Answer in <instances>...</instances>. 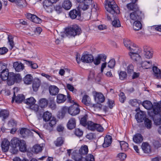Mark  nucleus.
Here are the masks:
<instances>
[{
	"label": "nucleus",
	"mask_w": 161,
	"mask_h": 161,
	"mask_svg": "<svg viewBox=\"0 0 161 161\" xmlns=\"http://www.w3.org/2000/svg\"><path fill=\"white\" fill-rule=\"evenodd\" d=\"M105 6L106 10L112 14L120 12L119 7L114 0H105Z\"/></svg>",
	"instance_id": "nucleus-1"
},
{
	"label": "nucleus",
	"mask_w": 161,
	"mask_h": 161,
	"mask_svg": "<svg viewBox=\"0 0 161 161\" xmlns=\"http://www.w3.org/2000/svg\"><path fill=\"white\" fill-rule=\"evenodd\" d=\"M21 141L16 137H14L11 140V148L9 149V151L11 153L15 154L17 153Z\"/></svg>",
	"instance_id": "nucleus-2"
},
{
	"label": "nucleus",
	"mask_w": 161,
	"mask_h": 161,
	"mask_svg": "<svg viewBox=\"0 0 161 161\" xmlns=\"http://www.w3.org/2000/svg\"><path fill=\"white\" fill-rule=\"evenodd\" d=\"M128 18L130 23L141 20L142 19L141 11L138 9L130 12L129 13Z\"/></svg>",
	"instance_id": "nucleus-3"
},
{
	"label": "nucleus",
	"mask_w": 161,
	"mask_h": 161,
	"mask_svg": "<svg viewBox=\"0 0 161 161\" xmlns=\"http://www.w3.org/2000/svg\"><path fill=\"white\" fill-rule=\"evenodd\" d=\"M80 29L77 25H73L71 27L66 29V33L67 36H74L80 34Z\"/></svg>",
	"instance_id": "nucleus-4"
},
{
	"label": "nucleus",
	"mask_w": 161,
	"mask_h": 161,
	"mask_svg": "<svg viewBox=\"0 0 161 161\" xmlns=\"http://www.w3.org/2000/svg\"><path fill=\"white\" fill-rule=\"evenodd\" d=\"M80 56L77 54L76 56V60L77 63L79 64L80 61L85 63H89L92 62L93 59V56L90 54H83L81 59Z\"/></svg>",
	"instance_id": "nucleus-5"
},
{
	"label": "nucleus",
	"mask_w": 161,
	"mask_h": 161,
	"mask_svg": "<svg viewBox=\"0 0 161 161\" xmlns=\"http://www.w3.org/2000/svg\"><path fill=\"white\" fill-rule=\"evenodd\" d=\"M87 128L88 130L94 131L97 130L99 132H102L103 129L102 127L99 124L95 123L91 121L87 122Z\"/></svg>",
	"instance_id": "nucleus-6"
},
{
	"label": "nucleus",
	"mask_w": 161,
	"mask_h": 161,
	"mask_svg": "<svg viewBox=\"0 0 161 161\" xmlns=\"http://www.w3.org/2000/svg\"><path fill=\"white\" fill-rule=\"evenodd\" d=\"M80 109L79 106L75 103L69 107V113L72 116H75L80 112Z\"/></svg>",
	"instance_id": "nucleus-7"
},
{
	"label": "nucleus",
	"mask_w": 161,
	"mask_h": 161,
	"mask_svg": "<svg viewBox=\"0 0 161 161\" xmlns=\"http://www.w3.org/2000/svg\"><path fill=\"white\" fill-rule=\"evenodd\" d=\"M156 104H158L159 105V109L161 108V101L159 103H154L153 105L150 101L148 100H146L143 102L142 103V105L146 109L150 110L153 108V107Z\"/></svg>",
	"instance_id": "nucleus-8"
},
{
	"label": "nucleus",
	"mask_w": 161,
	"mask_h": 161,
	"mask_svg": "<svg viewBox=\"0 0 161 161\" xmlns=\"http://www.w3.org/2000/svg\"><path fill=\"white\" fill-rule=\"evenodd\" d=\"M10 145V143L8 139H4L2 141L1 146L2 150L4 152H6L9 151V149Z\"/></svg>",
	"instance_id": "nucleus-9"
},
{
	"label": "nucleus",
	"mask_w": 161,
	"mask_h": 161,
	"mask_svg": "<svg viewBox=\"0 0 161 161\" xmlns=\"http://www.w3.org/2000/svg\"><path fill=\"white\" fill-rule=\"evenodd\" d=\"M106 56L103 54H101L98 55L97 57L93 58L92 62L94 64L97 65L100 64L101 61L104 62L106 60Z\"/></svg>",
	"instance_id": "nucleus-10"
},
{
	"label": "nucleus",
	"mask_w": 161,
	"mask_h": 161,
	"mask_svg": "<svg viewBox=\"0 0 161 161\" xmlns=\"http://www.w3.org/2000/svg\"><path fill=\"white\" fill-rule=\"evenodd\" d=\"M144 54L146 58L148 59L152 57L153 52L150 48L147 46H145L143 49Z\"/></svg>",
	"instance_id": "nucleus-11"
},
{
	"label": "nucleus",
	"mask_w": 161,
	"mask_h": 161,
	"mask_svg": "<svg viewBox=\"0 0 161 161\" xmlns=\"http://www.w3.org/2000/svg\"><path fill=\"white\" fill-rule=\"evenodd\" d=\"M13 66L15 70L17 72H20L24 68V64L20 61H16L13 63Z\"/></svg>",
	"instance_id": "nucleus-12"
},
{
	"label": "nucleus",
	"mask_w": 161,
	"mask_h": 161,
	"mask_svg": "<svg viewBox=\"0 0 161 161\" xmlns=\"http://www.w3.org/2000/svg\"><path fill=\"white\" fill-rule=\"evenodd\" d=\"M80 15L81 14L80 12L76 9H73L70 11L69 14L70 17L72 19L76 18L77 19H79L80 18Z\"/></svg>",
	"instance_id": "nucleus-13"
},
{
	"label": "nucleus",
	"mask_w": 161,
	"mask_h": 161,
	"mask_svg": "<svg viewBox=\"0 0 161 161\" xmlns=\"http://www.w3.org/2000/svg\"><path fill=\"white\" fill-rule=\"evenodd\" d=\"M129 49L130 51V55L135 53H140L141 51V49L138 47H136L134 43L132 44L131 46L130 47Z\"/></svg>",
	"instance_id": "nucleus-14"
},
{
	"label": "nucleus",
	"mask_w": 161,
	"mask_h": 161,
	"mask_svg": "<svg viewBox=\"0 0 161 161\" xmlns=\"http://www.w3.org/2000/svg\"><path fill=\"white\" fill-rule=\"evenodd\" d=\"M76 153V151H74L72 157V158L75 161H87L86 158H84L82 156Z\"/></svg>",
	"instance_id": "nucleus-15"
},
{
	"label": "nucleus",
	"mask_w": 161,
	"mask_h": 161,
	"mask_svg": "<svg viewBox=\"0 0 161 161\" xmlns=\"http://www.w3.org/2000/svg\"><path fill=\"white\" fill-rule=\"evenodd\" d=\"M112 137L109 135H107L104 139V142L103 144L104 147H109L112 142Z\"/></svg>",
	"instance_id": "nucleus-16"
},
{
	"label": "nucleus",
	"mask_w": 161,
	"mask_h": 161,
	"mask_svg": "<svg viewBox=\"0 0 161 161\" xmlns=\"http://www.w3.org/2000/svg\"><path fill=\"white\" fill-rule=\"evenodd\" d=\"M144 69H148L151 68L152 67V62L151 61H143L140 62L139 64Z\"/></svg>",
	"instance_id": "nucleus-17"
},
{
	"label": "nucleus",
	"mask_w": 161,
	"mask_h": 161,
	"mask_svg": "<svg viewBox=\"0 0 161 161\" xmlns=\"http://www.w3.org/2000/svg\"><path fill=\"white\" fill-rule=\"evenodd\" d=\"M0 73L1 74L0 77L2 80H10L11 79V75H10V74L9 75L8 70Z\"/></svg>",
	"instance_id": "nucleus-18"
},
{
	"label": "nucleus",
	"mask_w": 161,
	"mask_h": 161,
	"mask_svg": "<svg viewBox=\"0 0 161 161\" xmlns=\"http://www.w3.org/2000/svg\"><path fill=\"white\" fill-rule=\"evenodd\" d=\"M139 53H135L130 55L131 58L138 64L142 61V58L139 54Z\"/></svg>",
	"instance_id": "nucleus-19"
},
{
	"label": "nucleus",
	"mask_w": 161,
	"mask_h": 161,
	"mask_svg": "<svg viewBox=\"0 0 161 161\" xmlns=\"http://www.w3.org/2000/svg\"><path fill=\"white\" fill-rule=\"evenodd\" d=\"M95 101L98 103H103L104 101V97L101 93H96L95 97Z\"/></svg>",
	"instance_id": "nucleus-20"
},
{
	"label": "nucleus",
	"mask_w": 161,
	"mask_h": 161,
	"mask_svg": "<svg viewBox=\"0 0 161 161\" xmlns=\"http://www.w3.org/2000/svg\"><path fill=\"white\" fill-rule=\"evenodd\" d=\"M76 125V120L75 118H72L69 120L67 124L68 128L70 130L74 128Z\"/></svg>",
	"instance_id": "nucleus-21"
},
{
	"label": "nucleus",
	"mask_w": 161,
	"mask_h": 161,
	"mask_svg": "<svg viewBox=\"0 0 161 161\" xmlns=\"http://www.w3.org/2000/svg\"><path fill=\"white\" fill-rule=\"evenodd\" d=\"M41 80L38 78H35L32 84V88L33 90L36 91L40 86Z\"/></svg>",
	"instance_id": "nucleus-22"
},
{
	"label": "nucleus",
	"mask_w": 161,
	"mask_h": 161,
	"mask_svg": "<svg viewBox=\"0 0 161 161\" xmlns=\"http://www.w3.org/2000/svg\"><path fill=\"white\" fill-rule=\"evenodd\" d=\"M88 152V149L87 146L85 145L82 146L79 150V154L82 155H86Z\"/></svg>",
	"instance_id": "nucleus-23"
},
{
	"label": "nucleus",
	"mask_w": 161,
	"mask_h": 161,
	"mask_svg": "<svg viewBox=\"0 0 161 161\" xmlns=\"http://www.w3.org/2000/svg\"><path fill=\"white\" fill-rule=\"evenodd\" d=\"M133 140L135 143L139 144L142 142L143 138L142 136L140 134L137 133L133 136Z\"/></svg>",
	"instance_id": "nucleus-24"
},
{
	"label": "nucleus",
	"mask_w": 161,
	"mask_h": 161,
	"mask_svg": "<svg viewBox=\"0 0 161 161\" xmlns=\"http://www.w3.org/2000/svg\"><path fill=\"white\" fill-rule=\"evenodd\" d=\"M49 91L51 95H56L59 92L58 88L55 86H51L49 87Z\"/></svg>",
	"instance_id": "nucleus-25"
},
{
	"label": "nucleus",
	"mask_w": 161,
	"mask_h": 161,
	"mask_svg": "<svg viewBox=\"0 0 161 161\" xmlns=\"http://www.w3.org/2000/svg\"><path fill=\"white\" fill-rule=\"evenodd\" d=\"M142 148L145 153H149L151 151V147L147 143H143L142 145Z\"/></svg>",
	"instance_id": "nucleus-26"
},
{
	"label": "nucleus",
	"mask_w": 161,
	"mask_h": 161,
	"mask_svg": "<svg viewBox=\"0 0 161 161\" xmlns=\"http://www.w3.org/2000/svg\"><path fill=\"white\" fill-rule=\"evenodd\" d=\"M83 1H85V2L81 4L80 7L83 10H85L89 7V5L92 3V0H84Z\"/></svg>",
	"instance_id": "nucleus-27"
},
{
	"label": "nucleus",
	"mask_w": 161,
	"mask_h": 161,
	"mask_svg": "<svg viewBox=\"0 0 161 161\" xmlns=\"http://www.w3.org/2000/svg\"><path fill=\"white\" fill-rule=\"evenodd\" d=\"M82 102L84 104L87 106H88L91 103L90 97L86 95H85L83 97Z\"/></svg>",
	"instance_id": "nucleus-28"
},
{
	"label": "nucleus",
	"mask_w": 161,
	"mask_h": 161,
	"mask_svg": "<svg viewBox=\"0 0 161 161\" xmlns=\"http://www.w3.org/2000/svg\"><path fill=\"white\" fill-rule=\"evenodd\" d=\"M127 7L128 10L130 11H135L139 9L137 5L135 3H130L127 5Z\"/></svg>",
	"instance_id": "nucleus-29"
},
{
	"label": "nucleus",
	"mask_w": 161,
	"mask_h": 161,
	"mask_svg": "<svg viewBox=\"0 0 161 161\" xmlns=\"http://www.w3.org/2000/svg\"><path fill=\"white\" fill-rule=\"evenodd\" d=\"M66 100V96L62 94H58L57 97V102L58 103H61L64 102Z\"/></svg>",
	"instance_id": "nucleus-30"
},
{
	"label": "nucleus",
	"mask_w": 161,
	"mask_h": 161,
	"mask_svg": "<svg viewBox=\"0 0 161 161\" xmlns=\"http://www.w3.org/2000/svg\"><path fill=\"white\" fill-rule=\"evenodd\" d=\"M141 20H138L133 22V26L135 31H139L142 28V25L140 22Z\"/></svg>",
	"instance_id": "nucleus-31"
},
{
	"label": "nucleus",
	"mask_w": 161,
	"mask_h": 161,
	"mask_svg": "<svg viewBox=\"0 0 161 161\" xmlns=\"http://www.w3.org/2000/svg\"><path fill=\"white\" fill-rule=\"evenodd\" d=\"M9 112L6 110H2L0 111V117L3 118L2 120H4L9 116Z\"/></svg>",
	"instance_id": "nucleus-32"
},
{
	"label": "nucleus",
	"mask_w": 161,
	"mask_h": 161,
	"mask_svg": "<svg viewBox=\"0 0 161 161\" xmlns=\"http://www.w3.org/2000/svg\"><path fill=\"white\" fill-rule=\"evenodd\" d=\"M10 75H11L13 77L12 79L14 81L16 82H20L22 80V77L19 74H14L13 73H10Z\"/></svg>",
	"instance_id": "nucleus-33"
},
{
	"label": "nucleus",
	"mask_w": 161,
	"mask_h": 161,
	"mask_svg": "<svg viewBox=\"0 0 161 161\" xmlns=\"http://www.w3.org/2000/svg\"><path fill=\"white\" fill-rule=\"evenodd\" d=\"M30 131L27 129L22 128L20 130V133L23 137L27 136L30 134Z\"/></svg>",
	"instance_id": "nucleus-34"
},
{
	"label": "nucleus",
	"mask_w": 161,
	"mask_h": 161,
	"mask_svg": "<svg viewBox=\"0 0 161 161\" xmlns=\"http://www.w3.org/2000/svg\"><path fill=\"white\" fill-rule=\"evenodd\" d=\"M33 80V77L30 74L26 75L24 78L23 80L25 84L29 85L31 84Z\"/></svg>",
	"instance_id": "nucleus-35"
},
{
	"label": "nucleus",
	"mask_w": 161,
	"mask_h": 161,
	"mask_svg": "<svg viewBox=\"0 0 161 161\" xmlns=\"http://www.w3.org/2000/svg\"><path fill=\"white\" fill-rule=\"evenodd\" d=\"M48 101L45 98L41 99L39 100V105L42 108L46 107L48 104Z\"/></svg>",
	"instance_id": "nucleus-36"
},
{
	"label": "nucleus",
	"mask_w": 161,
	"mask_h": 161,
	"mask_svg": "<svg viewBox=\"0 0 161 161\" xmlns=\"http://www.w3.org/2000/svg\"><path fill=\"white\" fill-rule=\"evenodd\" d=\"M135 118L138 122H141L144 120L145 116L141 112L137 113L135 115Z\"/></svg>",
	"instance_id": "nucleus-37"
},
{
	"label": "nucleus",
	"mask_w": 161,
	"mask_h": 161,
	"mask_svg": "<svg viewBox=\"0 0 161 161\" xmlns=\"http://www.w3.org/2000/svg\"><path fill=\"white\" fill-rule=\"evenodd\" d=\"M62 6L65 9H69L71 6V3L69 0H66L64 1L62 4Z\"/></svg>",
	"instance_id": "nucleus-38"
},
{
	"label": "nucleus",
	"mask_w": 161,
	"mask_h": 161,
	"mask_svg": "<svg viewBox=\"0 0 161 161\" xmlns=\"http://www.w3.org/2000/svg\"><path fill=\"white\" fill-rule=\"evenodd\" d=\"M42 150V146L36 144L33 146L32 151L33 152L37 153L41 152Z\"/></svg>",
	"instance_id": "nucleus-39"
},
{
	"label": "nucleus",
	"mask_w": 161,
	"mask_h": 161,
	"mask_svg": "<svg viewBox=\"0 0 161 161\" xmlns=\"http://www.w3.org/2000/svg\"><path fill=\"white\" fill-rule=\"evenodd\" d=\"M36 100L33 97H31L24 101V103L30 106L35 103Z\"/></svg>",
	"instance_id": "nucleus-40"
},
{
	"label": "nucleus",
	"mask_w": 161,
	"mask_h": 161,
	"mask_svg": "<svg viewBox=\"0 0 161 161\" xmlns=\"http://www.w3.org/2000/svg\"><path fill=\"white\" fill-rule=\"evenodd\" d=\"M25 98V97L23 94H19L15 97V102L17 103H21L23 101H24Z\"/></svg>",
	"instance_id": "nucleus-41"
},
{
	"label": "nucleus",
	"mask_w": 161,
	"mask_h": 161,
	"mask_svg": "<svg viewBox=\"0 0 161 161\" xmlns=\"http://www.w3.org/2000/svg\"><path fill=\"white\" fill-rule=\"evenodd\" d=\"M67 112L69 113V107L66 106L63 107L62 108L61 112L59 113V115L61 116V118H63Z\"/></svg>",
	"instance_id": "nucleus-42"
},
{
	"label": "nucleus",
	"mask_w": 161,
	"mask_h": 161,
	"mask_svg": "<svg viewBox=\"0 0 161 161\" xmlns=\"http://www.w3.org/2000/svg\"><path fill=\"white\" fill-rule=\"evenodd\" d=\"M120 144L122 150L125 151L128 149V145L126 142L124 141L120 142Z\"/></svg>",
	"instance_id": "nucleus-43"
},
{
	"label": "nucleus",
	"mask_w": 161,
	"mask_h": 161,
	"mask_svg": "<svg viewBox=\"0 0 161 161\" xmlns=\"http://www.w3.org/2000/svg\"><path fill=\"white\" fill-rule=\"evenodd\" d=\"M64 140L62 137H59L54 142L55 146L57 147L61 146L64 143Z\"/></svg>",
	"instance_id": "nucleus-44"
},
{
	"label": "nucleus",
	"mask_w": 161,
	"mask_h": 161,
	"mask_svg": "<svg viewBox=\"0 0 161 161\" xmlns=\"http://www.w3.org/2000/svg\"><path fill=\"white\" fill-rule=\"evenodd\" d=\"M153 70L154 73V75L157 78L160 77V75L161 71L160 70L158 69L156 66H154L153 68Z\"/></svg>",
	"instance_id": "nucleus-45"
},
{
	"label": "nucleus",
	"mask_w": 161,
	"mask_h": 161,
	"mask_svg": "<svg viewBox=\"0 0 161 161\" xmlns=\"http://www.w3.org/2000/svg\"><path fill=\"white\" fill-rule=\"evenodd\" d=\"M87 115L85 114L80 119V124L84 126H86L87 125Z\"/></svg>",
	"instance_id": "nucleus-46"
},
{
	"label": "nucleus",
	"mask_w": 161,
	"mask_h": 161,
	"mask_svg": "<svg viewBox=\"0 0 161 161\" xmlns=\"http://www.w3.org/2000/svg\"><path fill=\"white\" fill-rule=\"evenodd\" d=\"M51 114L48 112H46L44 113L43 116L44 120L45 121H48L52 118Z\"/></svg>",
	"instance_id": "nucleus-47"
},
{
	"label": "nucleus",
	"mask_w": 161,
	"mask_h": 161,
	"mask_svg": "<svg viewBox=\"0 0 161 161\" xmlns=\"http://www.w3.org/2000/svg\"><path fill=\"white\" fill-rule=\"evenodd\" d=\"M19 149L22 152H24L26 150V146L25 142L22 140L21 143L19 147Z\"/></svg>",
	"instance_id": "nucleus-48"
},
{
	"label": "nucleus",
	"mask_w": 161,
	"mask_h": 161,
	"mask_svg": "<svg viewBox=\"0 0 161 161\" xmlns=\"http://www.w3.org/2000/svg\"><path fill=\"white\" fill-rule=\"evenodd\" d=\"M141 103L139 100H137V99H135L130 100L129 102V103L133 106L137 107Z\"/></svg>",
	"instance_id": "nucleus-49"
},
{
	"label": "nucleus",
	"mask_w": 161,
	"mask_h": 161,
	"mask_svg": "<svg viewBox=\"0 0 161 161\" xmlns=\"http://www.w3.org/2000/svg\"><path fill=\"white\" fill-rule=\"evenodd\" d=\"M7 64L5 63H0V73L8 70Z\"/></svg>",
	"instance_id": "nucleus-50"
},
{
	"label": "nucleus",
	"mask_w": 161,
	"mask_h": 161,
	"mask_svg": "<svg viewBox=\"0 0 161 161\" xmlns=\"http://www.w3.org/2000/svg\"><path fill=\"white\" fill-rule=\"evenodd\" d=\"M112 24L113 26L115 27H119L121 26V24L119 19L115 18L112 21Z\"/></svg>",
	"instance_id": "nucleus-51"
},
{
	"label": "nucleus",
	"mask_w": 161,
	"mask_h": 161,
	"mask_svg": "<svg viewBox=\"0 0 161 161\" xmlns=\"http://www.w3.org/2000/svg\"><path fill=\"white\" fill-rule=\"evenodd\" d=\"M124 44L125 46L128 49H129L131 46L132 44L133 43L129 39H126L124 40Z\"/></svg>",
	"instance_id": "nucleus-52"
},
{
	"label": "nucleus",
	"mask_w": 161,
	"mask_h": 161,
	"mask_svg": "<svg viewBox=\"0 0 161 161\" xmlns=\"http://www.w3.org/2000/svg\"><path fill=\"white\" fill-rule=\"evenodd\" d=\"M48 121H49V124L51 127H53L56 124L57 120L54 117H52Z\"/></svg>",
	"instance_id": "nucleus-53"
},
{
	"label": "nucleus",
	"mask_w": 161,
	"mask_h": 161,
	"mask_svg": "<svg viewBox=\"0 0 161 161\" xmlns=\"http://www.w3.org/2000/svg\"><path fill=\"white\" fill-rule=\"evenodd\" d=\"M144 124L145 126L148 129H150L152 127V124L151 120L147 118L145 119Z\"/></svg>",
	"instance_id": "nucleus-54"
},
{
	"label": "nucleus",
	"mask_w": 161,
	"mask_h": 161,
	"mask_svg": "<svg viewBox=\"0 0 161 161\" xmlns=\"http://www.w3.org/2000/svg\"><path fill=\"white\" fill-rule=\"evenodd\" d=\"M9 1L14 3L18 6L22 5L25 2V0H8Z\"/></svg>",
	"instance_id": "nucleus-55"
},
{
	"label": "nucleus",
	"mask_w": 161,
	"mask_h": 161,
	"mask_svg": "<svg viewBox=\"0 0 161 161\" xmlns=\"http://www.w3.org/2000/svg\"><path fill=\"white\" fill-rule=\"evenodd\" d=\"M115 62L114 59H111L108 63V67L111 69L114 68L115 65Z\"/></svg>",
	"instance_id": "nucleus-56"
},
{
	"label": "nucleus",
	"mask_w": 161,
	"mask_h": 161,
	"mask_svg": "<svg viewBox=\"0 0 161 161\" xmlns=\"http://www.w3.org/2000/svg\"><path fill=\"white\" fill-rule=\"evenodd\" d=\"M119 78L121 80H124L125 79L127 76L126 72L124 71H121L119 74Z\"/></svg>",
	"instance_id": "nucleus-57"
},
{
	"label": "nucleus",
	"mask_w": 161,
	"mask_h": 161,
	"mask_svg": "<svg viewBox=\"0 0 161 161\" xmlns=\"http://www.w3.org/2000/svg\"><path fill=\"white\" fill-rule=\"evenodd\" d=\"M119 96L120 101L122 103H124L126 99V97L125 96L124 93L123 92H121L120 93L119 95Z\"/></svg>",
	"instance_id": "nucleus-58"
},
{
	"label": "nucleus",
	"mask_w": 161,
	"mask_h": 161,
	"mask_svg": "<svg viewBox=\"0 0 161 161\" xmlns=\"http://www.w3.org/2000/svg\"><path fill=\"white\" fill-rule=\"evenodd\" d=\"M49 107L52 110L55 109L56 108V104L54 100H51L50 101L49 104Z\"/></svg>",
	"instance_id": "nucleus-59"
},
{
	"label": "nucleus",
	"mask_w": 161,
	"mask_h": 161,
	"mask_svg": "<svg viewBox=\"0 0 161 161\" xmlns=\"http://www.w3.org/2000/svg\"><path fill=\"white\" fill-rule=\"evenodd\" d=\"M32 21L38 24L41 22V19L38 18L35 15L33 16Z\"/></svg>",
	"instance_id": "nucleus-60"
},
{
	"label": "nucleus",
	"mask_w": 161,
	"mask_h": 161,
	"mask_svg": "<svg viewBox=\"0 0 161 161\" xmlns=\"http://www.w3.org/2000/svg\"><path fill=\"white\" fill-rule=\"evenodd\" d=\"M75 133L76 136H78L80 137L82 135L83 132L80 129L77 128L75 130Z\"/></svg>",
	"instance_id": "nucleus-61"
},
{
	"label": "nucleus",
	"mask_w": 161,
	"mask_h": 161,
	"mask_svg": "<svg viewBox=\"0 0 161 161\" xmlns=\"http://www.w3.org/2000/svg\"><path fill=\"white\" fill-rule=\"evenodd\" d=\"M67 87L70 91L72 92L73 93H75L76 92V90L74 88L72 85L70 84H67Z\"/></svg>",
	"instance_id": "nucleus-62"
},
{
	"label": "nucleus",
	"mask_w": 161,
	"mask_h": 161,
	"mask_svg": "<svg viewBox=\"0 0 161 161\" xmlns=\"http://www.w3.org/2000/svg\"><path fill=\"white\" fill-rule=\"evenodd\" d=\"M133 66L132 64H130L127 67V71L128 73L130 74L133 73Z\"/></svg>",
	"instance_id": "nucleus-63"
},
{
	"label": "nucleus",
	"mask_w": 161,
	"mask_h": 161,
	"mask_svg": "<svg viewBox=\"0 0 161 161\" xmlns=\"http://www.w3.org/2000/svg\"><path fill=\"white\" fill-rule=\"evenodd\" d=\"M8 39L9 44L10 46V49H12L14 45L13 38L11 36H8Z\"/></svg>",
	"instance_id": "nucleus-64"
}]
</instances>
